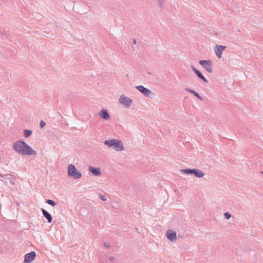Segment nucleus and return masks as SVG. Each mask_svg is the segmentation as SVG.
Wrapping results in <instances>:
<instances>
[{
	"mask_svg": "<svg viewBox=\"0 0 263 263\" xmlns=\"http://www.w3.org/2000/svg\"><path fill=\"white\" fill-rule=\"evenodd\" d=\"M133 44H136V40L135 39L133 40Z\"/></svg>",
	"mask_w": 263,
	"mask_h": 263,
	"instance_id": "obj_25",
	"label": "nucleus"
},
{
	"mask_svg": "<svg viewBox=\"0 0 263 263\" xmlns=\"http://www.w3.org/2000/svg\"><path fill=\"white\" fill-rule=\"evenodd\" d=\"M104 246L106 248H108L109 247V245L107 244V243H104Z\"/></svg>",
	"mask_w": 263,
	"mask_h": 263,
	"instance_id": "obj_24",
	"label": "nucleus"
},
{
	"mask_svg": "<svg viewBox=\"0 0 263 263\" xmlns=\"http://www.w3.org/2000/svg\"><path fill=\"white\" fill-rule=\"evenodd\" d=\"M136 89L143 94L145 96L151 97L153 93L147 88L142 85H139L136 87Z\"/></svg>",
	"mask_w": 263,
	"mask_h": 263,
	"instance_id": "obj_7",
	"label": "nucleus"
},
{
	"mask_svg": "<svg viewBox=\"0 0 263 263\" xmlns=\"http://www.w3.org/2000/svg\"><path fill=\"white\" fill-rule=\"evenodd\" d=\"M167 238L171 241H175L177 239L176 233L175 232L169 230L166 232Z\"/></svg>",
	"mask_w": 263,
	"mask_h": 263,
	"instance_id": "obj_11",
	"label": "nucleus"
},
{
	"mask_svg": "<svg viewBox=\"0 0 263 263\" xmlns=\"http://www.w3.org/2000/svg\"><path fill=\"white\" fill-rule=\"evenodd\" d=\"M262 173L263 174V172H262Z\"/></svg>",
	"mask_w": 263,
	"mask_h": 263,
	"instance_id": "obj_27",
	"label": "nucleus"
},
{
	"mask_svg": "<svg viewBox=\"0 0 263 263\" xmlns=\"http://www.w3.org/2000/svg\"><path fill=\"white\" fill-rule=\"evenodd\" d=\"M227 48L226 46H222V45H216L214 47V50L215 52L216 56L218 58H221V54L224 49Z\"/></svg>",
	"mask_w": 263,
	"mask_h": 263,
	"instance_id": "obj_9",
	"label": "nucleus"
},
{
	"mask_svg": "<svg viewBox=\"0 0 263 263\" xmlns=\"http://www.w3.org/2000/svg\"><path fill=\"white\" fill-rule=\"evenodd\" d=\"M3 175H2L1 174H0V177H1L3 178Z\"/></svg>",
	"mask_w": 263,
	"mask_h": 263,
	"instance_id": "obj_26",
	"label": "nucleus"
},
{
	"mask_svg": "<svg viewBox=\"0 0 263 263\" xmlns=\"http://www.w3.org/2000/svg\"><path fill=\"white\" fill-rule=\"evenodd\" d=\"M68 175L74 179H78L81 177L82 174L78 171L73 164H69L68 166Z\"/></svg>",
	"mask_w": 263,
	"mask_h": 263,
	"instance_id": "obj_3",
	"label": "nucleus"
},
{
	"mask_svg": "<svg viewBox=\"0 0 263 263\" xmlns=\"http://www.w3.org/2000/svg\"><path fill=\"white\" fill-rule=\"evenodd\" d=\"M132 100L124 95H122L119 98V102L122 105L129 107L132 103Z\"/></svg>",
	"mask_w": 263,
	"mask_h": 263,
	"instance_id": "obj_6",
	"label": "nucleus"
},
{
	"mask_svg": "<svg viewBox=\"0 0 263 263\" xmlns=\"http://www.w3.org/2000/svg\"><path fill=\"white\" fill-rule=\"evenodd\" d=\"M183 173L186 174H194L196 177L198 178H201L204 175V174L200 171L199 169L195 168V169H191V168H186V169H183L181 171Z\"/></svg>",
	"mask_w": 263,
	"mask_h": 263,
	"instance_id": "obj_4",
	"label": "nucleus"
},
{
	"mask_svg": "<svg viewBox=\"0 0 263 263\" xmlns=\"http://www.w3.org/2000/svg\"><path fill=\"white\" fill-rule=\"evenodd\" d=\"M99 197L100 199H101L102 201H105L107 200L106 198L104 196H103L101 194H100L99 195Z\"/></svg>",
	"mask_w": 263,
	"mask_h": 263,
	"instance_id": "obj_21",
	"label": "nucleus"
},
{
	"mask_svg": "<svg viewBox=\"0 0 263 263\" xmlns=\"http://www.w3.org/2000/svg\"><path fill=\"white\" fill-rule=\"evenodd\" d=\"M99 116L103 119L107 120L109 119L110 116L106 109H102L99 113Z\"/></svg>",
	"mask_w": 263,
	"mask_h": 263,
	"instance_id": "obj_15",
	"label": "nucleus"
},
{
	"mask_svg": "<svg viewBox=\"0 0 263 263\" xmlns=\"http://www.w3.org/2000/svg\"><path fill=\"white\" fill-rule=\"evenodd\" d=\"M41 211H42L43 216L46 218L47 221L49 223H51L52 220V218L51 214L44 209H42Z\"/></svg>",
	"mask_w": 263,
	"mask_h": 263,
	"instance_id": "obj_13",
	"label": "nucleus"
},
{
	"mask_svg": "<svg viewBox=\"0 0 263 263\" xmlns=\"http://www.w3.org/2000/svg\"><path fill=\"white\" fill-rule=\"evenodd\" d=\"M13 149L17 154L23 156H31L36 155V152L30 146L24 141L18 140L12 144Z\"/></svg>",
	"mask_w": 263,
	"mask_h": 263,
	"instance_id": "obj_1",
	"label": "nucleus"
},
{
	"mask_svg": "<svg viewBox=\"0 0 263 263\" xmlns=\"http://www.w3.org/2000/svg\"><path fill=\"white\" fill-rule=\"evenodd\" d=\"M223 215L224 218H226L227 220L229 219L231 217V215L228 212L224 213Z\"/></svg>",
	"mask_w": 263,
	"mask_h": 263,
	"instance_id": "obj_19",
	"label": "nucleus"
},
{
	"mask_svg": "<svg viewBox=\"0 0 263 263\" xmlns=\"http://www.w3.org/2000/svg\"><path fill=\"white\" fill-rule=\"evenodd\" d=\"M185 91L188 92H190L193 95H194L196 97H197L198 99L200 100H202V98L199 95V94L195 90H193V89H191L190 88H186L185 89Z\"/></svg>",
	"mask_w": 263,
	"mask_h": 263,
	"instance_id": "obj_16",
	"label": "nucleus"
},
{
	"mask_svg": "<svg viewBox=\"0 0 263 263\" xmlns=\"http://www.w3.org/2000/svg\"><path fill=\"white\" fill-rule=\"evenodd\" d=\"M109 260H110V261H114V260H115V257H114V256H111V257H110L109 258Z\"/></svg>",
	"mask_w": 263,
	"mask_h": 263,
	"instance_id": "obj_23",
	"label": "nucleus"
},
{
	"mask_svg": "<svg viewBox=\"0 0 263 263\" xmlns=\"http://www.w3.org/2000/svg\"><path fill=\"white\" fill-rule=\"evenodd\" d=\"M158 2L160 7L162 8L164 5V0H158Z\"/></svg>",
	"mask_w": 263,
	"mask_h": 263,
	"instance_id": "obj_20",
	"label": "nucleus"
},
{
	"mask_svg": "<svg viewBox=\"0 0 263 263\" xmlns=\"http://www.w3.org/2000/svg\"><path fill=\"white\" fill-rule=\"evenodd\" d=\"M3 178H4V180L7 183H10L12 185H14L15 183V177L10 174L3 175Z\"/></svg>",
	"mask_w": 263,
	"mask_h": 263,
	"instance_id": "obj_10",
	"label": "nucleus"
},
{
	"mask_svg": "<svg viewBox=\"0 0 263 263\" xmlns=\"http://www.w3.org/2000/svg\"><path fill=\"white\" fill-rule=\"evenodd\" d=\"M199 63L207 72L209 73L212 72V65L211 60H200Z\"/></svg>",
	"mask_w": 263,
	"mask_h": 263,
	"instance_id": "obj_5",
	"label": "nucleus"
},
{
	"mask_svg": "<svg viewBox=\"0 0 263 263\" xmlns=\"http://www.w3.org/2000/svg\"><path fill=\"white\" fill-rule=\"evenodd\" d=\"M36 256V253L34 251H31V252L25 254L24 257V262L30 263L32 261Z\"/></svg>",
	"mask_w": 263,
	"mask_h": 263,
	"instance_id": "obj_8",
	"label": "nucleus"
},
{
	"mask_svg": "<svg viewBox=\"0 0 263 263\" xmlns=\"http://www.w3.org/2000/svg\"><path fill=\"white\" fill-rule=\"evenodd\" d=\"M191 68L194 72L197 74V76L202 80H203L206 83H208L207 80L203 76V74L197 69H196L194 66H191Z\"/></svg>",
	"mask_w": 263,
	"mask_h": 263,
	"instance_id": "obj_12",
	"label": "nucleus"
},
{
	"mask_svg": "<svg viewBox=\"0 0 263 263\" xmlns=\"http://www.w3.org/2000/svg\"><path fill=\"white\" fill-rule=\"evenodd\" d=\"M46 123L44 121L42 120L40 123V126L41 128H43L46 125Z\"/></svg>",
	"mask_w": 263,
	"mask_h": 263,
	"instance_id": "obj_22",
	"label": "nucleus"
},
{
	"mask_svg": "<svg viewBox=\"0 0 263 263\" xmlns=\"http://www.w3.org/2000/svg\"><path fill=\"white\" fill-rule=\"evenodd\" d=\"M24 136L26 138L29 137L32 134V131L29 129H25L24 131Z\"/></svg>",
	"mask_w": 263,
	"mask_h": 263,
	"instance_id": "obj_17",
	"label": "nucleus"
},
{
	"mask_svg": "<svg viewBox=\"0 0 263 263\" xmlns=\"http://www.w3.org/2000/svg\"><path fill=\"white\" fill-rule=\"evenodd\" d=\"M104 144L108 147L113 148L116 151H121L124 149L122 141L116 139L106 140L104 141Z\"/></svg>",
	"mask_w": 263,
	"mask_h": 263,
	"instance_id": "obj_2",
	"label": "nucleus"
},
{
	"mask_svg": "<svg viewBox=\"0 0 263 263\" xmlns=\"http://www.w3.org/2000/svg\"><path fill=\"white\" fill-rule=\"evenodd\" d=\"M46 202L47 203H48V204L51 205L52 206H55L57 204V202H55V201H54L53 200H51V199L46 200Z\"/></svg>",
	"mask_w": 263,
	"mask_h": 263,
	"instance_id": "obj_18",
	"label": "nucleus"
},
{
	"mask_svg": "<svg viewBox=\"0 0 263 263\" xmlns=\"http://www.w3.org/2000/svg\"><path fill=\"white\" fill-rule=\"evenodd\" d=\"M89 171L94 176H98L101 175L100 170L99 168H96L90 166L89 167Z\"/></svg>",
	"mask_w": 263,
	"mask_h": 263,
	"instance_id": "obj_14",
	"label": "nucleus"
}]
</instances>
